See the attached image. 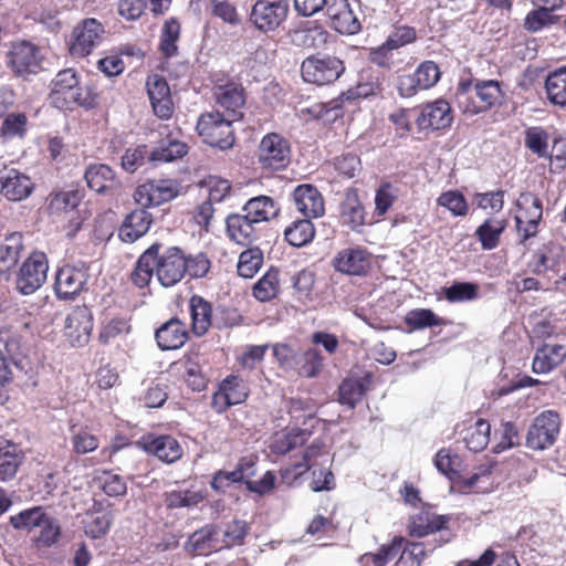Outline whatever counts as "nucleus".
Instances as JSON below:
<instances>
[{"instance_id": "nucleus-16", "label": "nucleus", "mask_w": 566, "mask_h": 566, "mask_svg": "<svg viewBox=\"0 0 566 566\" xmlns=\"http://www.w3.org/2000/svg\"><path fill=\"white\" fill-rule=\"evenodd\" d=\"M339 223L354 232H363L368 224L366 209L359 198L358 190L347 188L338 206Z\"/></svg>"}, {"instance_id": "nucleus-40", "label": "nucleus", "mask_w": 566, "mask_h": 566, "mask_svg": "<svg viewBox=\"0 0 566 566\" xmlns=\"http://www.w3.org/2000/svg\"><path fill=\"white\" fill-rule=\"evenodd\" d=\"M446 522L444 516L434 515L430 512H420L411 517L409 532L412 536L423 537L430 533L440 531Z\"/></svg>"}, {"instance_id": "nucleus-12", "label": "nucleus", "mask_w": 566, "mask_h": 566, "mask_svg": "<svg viewBox=\"0 0 566 566\" xmlns=\"http://www.w3.org/2000/svg\"><path fill=\"white\" fill-rule=\"evenodd\" d=\"M291 158L289 142L276 133L265 135L259 145L258 161L263 169L285 168Z\"/></svg>"}, {"instance_id": "nucleus-21", "label": "nucleus", "mask_w": 566, "mask_h": 566, "mask_svg": "<svg viewBox=\"0 0 566 566\" xmlns=\"http://www.w3.org/2000/svg\"><path fill=\"white\" fill-rule=\"evenodd\" d=\"M146 86L155 115L168 119L174 112L168 83L160 75L153 74L148 76Z\"/></svg>"}, {"instance_id": "nucleus-44", "label": "nucleus", "mask_w": 566, "mask_h": 566, "mask_svg": "<svg viewBox=\"0 0 566 566\" xmlns=\"http://www.w3.org/2000/svg\"><path fill=\"white\" fill-rule=\"evenodd\" d=\"M156 247H149L138 259L132 273V281L138 287H145L151 281L155 270Z\"/></svg>"}, {"instance_id": "nucleus-11", "label": "nucleus", "mask_w": 566, "mask_h": 566, "mask_svg": "<svg viewBox=\"0 0 566 566\" xmlns=\"http://www.w3.org/2000/svg\"><path fill=\"white\" fill-rule=\"evenodd\" d=\"M518 214L515 216L516 230L523 241L535 237L543 216L541 199L532 192H523L516 200Z\"/></svg>"}, {"instance_id": "nucleus-51", "label": "nucleus", "mask_w": 566, "mask_h": 566, "mask_svg": "<svg viewBox=\"0 0 566 566\" xmlns=\"http://www.w3.org/2000/svg\"><path fill=\"white\" fill-rule=\"evenodd\" d=\"M263 263V252L259 248H250L239 256L238 273L240 276L253 277Z\"/></svg>"}, {"instance_id": "nucleus-22", "label": "nucleus", "mask_w": 566, "mask_h": 566, "mask_svg": "<svg viewBox=\"0 0 566 566\" xmlns=\"http://www.w3.org/2000/svg\"><path fill=\"white\" fill-rule=\"evenodd\" d=\"M8 59L11 67L20 75L35 73L41 62L39 48L27 41L14 43Z\"/></svg>"}, {"instance_id": "nucleus-41", "label": "nucleus", "mask_w": 566, "mask_h": 566, "mask_svg": "<svg viewBox=\"0 0 566 566\" xmlns=\"http://www.w3.org/2000/svg\"><path fill=\"white\" fill-rule=\"evenodd\" d=\"M187 153L188 146L186 143L168 137L167 139H163L159 145L150 151L149 160L155 163H170L184 157Z\"/></svg>"}, {"instance_id": "nucleus-54", "label": "nucleus", "mask_w": 566, "mask_h": 566, "mask_svg": "<svg viewBox=\"0 0 566 566\" xmlns=\"http://www.w3.org/2000/svg\"><path fill=\"white\" fill-rule=\"evenodd\" d=\"M434 465L439 472L447 475L450 480L460 478L461 459L448 449H441L437 452Z\"/></svg>"}, {"instance_id": "nucleus-18", "label": "nucleus", "mask_w": 566, "mask_h": 566, "mask_svg": "<svg viewBox=\"0 0 566 566\" xmlns=\"http://www.w3.org/2000/svg\"><path fill=\"white\" fill-rule=\"evenodd\" d=\"M178 195V186L172 180H151L137 187L135 201L143 208L160 206Z\"/></svg>"}, {"instance_id": "nucleus-35", "label": "nucleus", "mask_w": 566, "mask_h": 566, "mask_svg": "<svg viewBox=\"0 0 566 566\" xmlns=\"http://www.w3.org/2000/svg\"><path fill=\"white\" fill-rule=\"evenodd\" d=\"M217 527L207 525L192 533L187 543L186 551L196 555H209L213 551L219 549V543L216 537Z\"/></svg>"}, {"instance_id": "nucleus-25", "label": "nucleus", "mask_w": 566, "mask_h": 566, "mask_svg": "<svg viewBox=\"0 0 566 566\" xmlns=\"http://www.w3.org/2000/svg\"><path fill=\"white\" fill-rule=\"evenodd\" d=\"M227 233L229 238L241 245H249L259 238V224L243 211L227 217Z\"/></svg>"}, {"instance_id": "nucleus-52", "label": "nucleus", "mask_w": 566, "mask_h": 566, "mask_svg": "<svg viewBox=\"0 0 566 566\" xmlns=\"http://www.w3.org/2000/svg\"><path fill=\"white\" fill-rule=\"evenodd\" d=\"M48 514L42 507L35 506L29 510H24L17 515L10 517V523L17 530H32L38 528Z\"/></svg>"}, {"instance_id": "nucleus-4", "label": "nucleus", "mask_w": 566, "mask_h": 566, "mask_svg": "<svg viewBox=\"0 0 566 566\" xmlns=\"http://www.w3.org/2000/svg\"><path fill=\"white\" fill-rule=\"evenodd\" d=\"M151 247H156L155 270L159 283L165 287L179 283L187 273V260L184 252L178 247L165 249L160 244Z\"/></svg>"}, {"instance_id": "nucleus-28", "label": "nucleus", "mask_w": 566, "mask_h": 566, "mask_svg": "<svg viewBox=\"0 0 566 566\" xmlns=\"http://www.w3.org/2000/svg\"><path fill=\"white\" fill-rule=\"evenodd\" d=\"M371 382L370 374L364 376H352L342 381L338 388V401L349 408H354L369 390Z\"/></svg>"}, {"instance_id": "nucleus-10", "label": "nucleus", "mask_w": 566, "mask_h": 566, "mask_svg": "<svg viewBox=\"0 0 566 566\" xmlns=\"http://www.w3.org/2000/svg\"><path fill=\"white\" fill-rule=\"evenodd\" d=\"M88 268L84 263L66 264L55 275L54 290L60 300H72L87 289Z\"/></svg>"}, {"instance_id": "nucleus-19", "label": "nucleus", "mask_w": 566, "mask_h": 566, "mask_svg": "<svg viewBox=\"0 0 566 566\" xmlns=\"http://www.w3.org/2000/svg\"><path fill=\"white\" fill-rule=\"evenodd\" d=\"M453 122L452 108L444 99H436L421 106L416 118L420 130H439L451 126Z\"/></svg>"}, {"instance_id": "nucleus-24", "label": "nucleus", "mask_w": 566, "mask_h": 566, "mask_svg": "<svg viewBox=\"0 0 566 566\" xmlns=\"http://www.w3.org/2000/svg\"><path fill=\"white\" fill-rule=\"evenodd\" d=\"M217 103L224 109L227 116L238 120L242 117V108L245 104L243 87L234 82L218 85L214 90Z\"/></svg>"}, {"instance_id": "nucleus-55", "label": "nucleus", "mask_w": 566, "mask_h": 566, "mask_svg": "<svg viewBox=\"0 0 566 566\" xmlns=\"http://www.w3.org/2000/svg\"><path fill=\"white\" fill-rule=\"evenodd\" d=\"M411 329H423L443 324V319L437 316L429 308H417L410 311L405 318Z\"/></svg>"}, {"instance_id": "nucleus-2", "label": "nucleus", "mask_w": 566, "mask_h": 566, "mask_svg": "<svg viewBox=\"0 0 566 566\" xmlns=\"http://www.w3.org/2000/svg\"><path fill=\"white\" fill-rule=\"evenodd\" d=\"M233 122L229 116L211 111L200 115L196 128L206 144L226 150L234 144Z\"/></svg>"}, {"instance_id": "nucleus-47", "label": "nucleus", "mask_w": 566, "mask_h": 566, "mask_svg": "<svg viewBox=\"0 0 566 566\" xmlns=\"http://www.w3.org/2000/svg\"><path fill=\"white\" fill-rule=\"evenodd\" d=\"M297 374L305 378L317 377L323 369V357L316 348H307L297 355L296 367Z\"/></svg>"}, {"instance_id": "nucleus-1", "label": "nucleus", "mask_w": 566, "mask_h": 566, "mask_svg": "<svg viewBox=\"0 0 566 566\" xmlns=\"http://www.w3.org/2000/svg\"><path fill=\"white\" fill-rule=\"evenodd\" d=\"M51 104L59 109H72L74 106L93 108L96 96L92 90L83 85L73 69L60 71L51 82Z\"/></svg>"}, {"instance_id": "nucleus-29", "label": "nucleus", "mask_w": 566, "mask_h": 566, "mask_svg": "<svg viewBox=\"0 0 566 566\" xmlns=\"http://www.w3.org/2000/svg\"><path fill=\"white\" fill-rule=\"evenodd\" d=\"M566 358V347L559 344H544L536 349L532 369L535 374H547Z\"/></svg>"}, {"instance_id": "nucleus-39", "label": "nucleus", "mask_w": 566, "mask_h": 566, "mask_svg": "<svg viewBox=\"0 0 566 566\" xmlns=\"http://www.w3.org/2000/svg\"><path fill=\"white\" fill-rule=\"evenodd\" d=\"M507 226L505 219L489 218L475 230L483 250H493L499 245L500 237Z\"/></svg>"}, {"instance_id": "nucleus-57", "label": "nucleus", "mask_w": 566, "mask_h": 566, "mask_svg": "<svg viewBox=\"0 0 566 566\" xmlns=\"http://www.w3.org/2000/svg\"><path fill=\"white\" fill-rule=\"evenodd\" d=\"M71 443L72 450L76 454L93 452L99 446L97 437L92 434L87 429H76L75 427L72 428Z\"/></svg>"}, {"instance_id": "nucleus-53", "label": "nucleus", "mask_w": 566, "mask_h": 566, "mask_svg": "<svg viewBox=\"0 0 566 566\" xmlns=\"http://www.w3.org/2000/svg\"><path fill=\"white\" fill-rule=\"evenodd\" d=\"M323 461L324 458H316V465L311 469L313 478L310 488L314 492L329 491L335 486L334 474L328 469L323 468L329 461V455L327 454L326 462L322 463Z\"/></svg>"}, {"instance_id": "nucleus-48", "label": "nucleus", "mask_w": 566, "mask_h": 566, "mask_svg": "<svg viewBox=\"0 0 566 566\" xmlns=\"http://www.w3.org/2000/svg\"><path fill=\"white\" fill-rule=\"evenodd\" d=\"M280 291L279 271L271 269L254 284L253 295L260 302L273 300Z\"/></svg>"}, {"instance_id": "nucleus-42", "label": "nucleus", "mask_w": 566, "mask_h": 566, "mask_svg": "<svg viewBox=\"0 0 566 566\" xmlns=\"http://www.w3.org/2000/svg\"><path fill=\"white\" fill-rule=\"evenodd\" d=\"M192 321V331L196 335H203L211 324V305L201 296L193 295L189 302Z\"/></svg>"}, {"instance_id": "nucleus-30", "label": "nucleus", "mask_w": 566, "mask_h": 566, "mask_svg": "<svg viewBox=\"0 0 566 566\" xmlns=\"http://www.w3.org/2000/svg\"><path fill=\"white\" fill-rule=\"evenodd\" d=\"M85 180L87 186L97 193H108L118 187L115 172L104 164L91 165L85 171Z\"/></svg>"}, {"instance_id": "nucleus-60", "label": "nucleus", "mask_w": 566, "mask_h": 566, "mask_svg": "<svg viewBox=\"0 0 566 566\" xmlns=\"http://www.w3.org/2000/svg\"><path fill=\"white\" fill-rule=\"evenodd\" d=\"M398 198V189L389 182L380 185L375 195V214L385 216Z\"/></svg>"}, {"instance_id": "nucleus-50", "label": "nucleus", "mask_w": 566, "mask_h": 566, "mask_svg": "<svg viewBox=\"0 0 566 566\" xmlns=\"http://www.w3.org/2000/svg\"><path fill=\"white\" fill-rule=\"evenodd\" d=\"M180 35V24L176 19L167 20L161 29L159 50L166 57L177 54V42Z\"/></svg>"}, {"instance_id": "nucleus-33", "label": "nucleus", "mask_w": 566, "mask_h": 566, "mask_svg": "<svg viewBox=\"0 0 566 566\" xmlns=\"http://www.w3.org/2000/svg\"><path fill=\"white\" fill-rule=\"evenodd\" d=\"M316 458H324L322 462L324 463L327 461V452L321 446L312 444L305 450L303 462L294 463L281 471L283 481L287 484L294 483L301 475L316 465Z\"/></svg>"}, {"instance_id": "nucleus-23", "label": "nucleus", "mask_w": 566, "mask_h": 566, "mask_svg": "<svg viewBox=\"0 0 566 566\" xmlns=\"http://www.w3.org/2000/svg\"><path fill=\"white\" fill-rule=\"evenodd\" d=\"M331 25L342 34H356L360 31V22L348 0H332L327 6Z\"/></svg>"}, {"instance_id": "nucleus-61", "label": "nucleus", "mask_w": 566, "mask_h": 566, "mask_svg": "<svg viewBox=\"0 0 566 566\" xmlns=\"http://www.w3.org/2000/svg\"><path fill=\"white\" fill-rule=\"evenodd\" d=\"M553 9L541 7L527 13L524 20V28L530 32H537L545 27L554 24L557 17L552 14Z\"/></svg>"}, {"instance_id": "nucleus-20", "label": "nucleus", "mask_w": 566, "mask_h": 566, "mask_svg": "<svg viewBox=\"0 0 566 566\" xmlns=\"http://www.w3.org/2000/svg\"><path fill=\"white\" fill-rule=\"evenodd\" d=\"M292 199L295 210L304 218L317 219L325 213L324 197L313 185L302 184L295 187Z\"/></svg>"}, {"instance_id": "nucleus-62", "label": "nucleus", "mask_w": 566, "mask_h": 566, "mask_svg": "<svg viewBox=\"0 0 566 566\" xmlns=\"http://www.w3.org/2000/svg\"><path fill=\"white\" fill-rule=\"evenodd\" d=\"M40 534L35 538V543L39 547H49L55 544L61 535V526L57 521L50 516H45V521L38 527Z\"/></svg>"}, {"instance_id": "nucleus-17", "label": "nucleus", "mask_w": 566, "mask_h": 566, "mask_svg": "<svg viewBox=\"0 0 566 566\" xmlns=\"http://www.w3.org/2000/svg\"><path fill=\"white\" fill-rule=\"evenodd\" d=\"M34 182L27 174L13 167L0 168V193L10 201H22L31 196Z\"/></svg>"}, {"instance_id": "nucleus-5", "label": "nucleus", "mask_w": 566, "mask_h": 566, "mask_svg": "<svg viewBox=\"0 0 566 566\" xmlns=\"http://www.w3.org/2000/svg\"><path fill=\"white\" fill-rule=\"evenodd\" d=\"M403 544L402 537H396L391 544L381 546L379 553L365 555V558H371L376 565L382 566L399 555L395 566H420L426 555L424 544Z\"/></svg>"}, {"instance_id": "nucleus-38", "label": "nucleus", "mask_w": 566, "mask_h": 566, "mask_svg": "<svg viewBox=\"0 0 566 566\" xmlns=\"http://www.w3.org/2000/svg\"><path fill=\"white\" fill-rule=\"evenodd\" d=\"M23 249L21 233L13 232L8 234L0 243V271H9L15 266Z\"/></svg>"}, {"instance_id": "nucleus-37", "label": "nucleus", "mask_w": 566, "mask_h": 566, "mask_svg": "<svg viewBox=\"0 0 566 566\" xmlns=\"http://www.w3.org/2000/svg\"><path fill=\"white\" fill-rule=\"evenodd\" d=\"M490 433L491 424L480 418L462 431V439L469 450L480 452L489 444Z\"/></svg>"}, {"instance_id": "nucleus-6", "label": "nucleus", "mask_w": 566, "mask_h": 566, "mask_svg": "<svg viewBox=\"0 0 566 566\" xmlns=\"http://www.w3.org/2000/svg\"><path fill=\"white\" fill-rule=\"evenodd\" d=\"M344 71L343 61L332 55H312L306 57L301 65L303 80L316 85L333 83Z\"/></svg>"}, {"instance_id": "nucleus-15", "label": "nucleus", "mask_w": 566, "mask_h": 566, "mask_svg": "<svg viewBox=\"0 0 566 566\" xmlns=\"http://www.w3.org/2000/svg\"><path fill=\"white\" fill-rule=\"evenodd\" d=\"M93 329V316L88 307L76 306L65 317L63 335L72 347L85 346Z\"/></svg>"}, {"instance_id": "nucleus-36", "label": "nucleus", "mask_w": 566, "mask_h": 566, "mask_svg": "<svg viewBox=\"0 0 566 566\" xmlns=\"http://www.w3.org/2000/svg\"><path fill=\"white\" fill-rule=\"evenodd\" d=\"M24 460V453L17 444L6 442L0 447V481L13 479Z\"/></svg>"}, {"instance_id": "nucleus-32", "label": "nucleus", "mask_w": 566, "mask_h": 566, "mask_svg": "<svg viewBox=\"0 0 566 566\" xmlns=\"http://www.w3.org/2000/svg\"><path fill=\"white\" fill-rule=\"evenodd\" d=\"M144 449L166 463H172L182 455L178 441L170 436H159L144 442Z\"/></svg>"}, {"instance_id": "nucleus-46", "label": "nucleus", "mask_w": 566, "mask_h": 566, "mask_svg": "<svg viewBox=\"0 0 566 566\" xmlns=\"http://www.w3.org/2000/svg\"><path fill=\"white\" fill-rule=\"evenodd\" d=\"M311 220L308 218L295 220L285 229L284 235L291 245L304 247L313 240L315 228Z\"/></svg>"}, {"instance_id": "nucleus-34", "label": "nucleus", "mask_w": 566, "mask_h": 566, "mask_svg": "<svg viewBox=\"0 0 566 566\" xmlns=\"http://www.w3.org/2000/svg\"><path fill=\"white\" fill-rule=\"evenodd\" d=\"M241 211L260 224L275 218L280 212V207L273 198L258 196L248 200Z\"/></svg>"}, {"instance_id": "nucleus-8", "label": "nucleus", "mask_w": 566, "mask_h": 566, "mask_svg": "<svg viewBox=\"0 0 566 566\" xmlns=\"http://www.w3.org/2000/svg\"><path fill=\"white\" fill-rule=\"evenodd\" d=\"M474 92L480 104L470 102L467 92L463 90L458 94V103L461 109L471 115L488 111L491 107L500 105L503 101V92L500 82L495 80H476L473 83Z\"/></svg>"}, {"instance_id": "nucleus-58", "label": "nucleus", "mask_w": 566, "mask_h": 566, "mask_svg": "<svg viewBox=\"0 0 566 566\" xmlns=\"http://www.w3.org/2000/svg\"><path fill=\"white\" fill-rule=\"evenodd\" d=\"M437 203L448 209L454 217H464L469 210L464 196L455 190L442 192L438 197Z\"/></svg>"}, {"instance_id": "nucleus-27", "label": "nucleus", "mask_w": 566, "mask_h": 566, "mask_svg": "<svg viewBox=\"0 0 566 566\" xmlns=\"http://www.w3.org/2000/svg\"><path fill=\"white\" fill-rule=\"evenodd\" d=\"M155 337L160 349L174 350L186 343L188 333L181 321L171 318L156 331Z\"/></svg>"}, {"instance_id": "nucleus-31", "label": "nucleus", "mask_w": 566, "mask_h": 566, "mask_svg": "<svg viewBox=\"0 0 566 566\" xmlns=\"http://www.w3.org/2000/svg\"><path fill=\"white\" fill-rule=\"evenodd\" d=\"M151 224V216L142 207L134 210L119 228V238L125 242H134L143 237Z\"/></svg>"}, {"instance_id": "nucleus-43", "label": "nucleus", "mask_w": 566, "mask_h": 566, "mask_svg": "<svg viewBox=\"0 0 566 566\" xmlns=\"http://www.w3.org/2000/svg\"><path fill=\"white\" fill-rule=\"evenodd\" d=\"M545 90L551 103L560 107L566 106V66L548 74Z\"/></svg>"}, {"instance_id": "nucleus-3", "label": "nucleus", "mask_w": 566, "mask_h": 566, "mask_svg": "<svg viewBox=\"0 0 566 566\" xmlns=\"http://www.w3.org/2000/svg\"><path fill=\"white\" fill-rule=\"evenodd\" d=\"M562 418L555 410H544L538 413L526 433V446L534 451L552 448L557 441Z\"/></svg>"}, {"instance_id": "nucleus-14", "label": "nucleus", "mask_w": 566, "mask_h": 566, "mask_svg": "<svg viewBox=\"0 0 566 566\" xmlns=\"http://www.w3.org/2000/svg\"><path fill=\"white\" fill-rule=\"evenodd\" d=\"M287 13L286 0H258L252 7L250 21L260 31H274L286 19Z\"/></svg>"}, {"instance_id": "nucleus-26", "label": "nucleus", "mask_w": 566, "mask_h": 566, "mask_svg": "<svg viewBox=\"0 0 566 566\" xmlns=\"http://www.w3.org/2000/svg\"><path fill=\"white\" fill-rule=\"evenodd\" d=\"M334 266L349 275H363L370 266V254L360 248H348L338 252Z\"/></svg>"}, {"instance_id": "nucleus-59", "label": "nucleus", "mask_w": 566, "mask_h": 566, "mask_svg": "<svg viewBox=\"0 0 566 566\" xmlns=\"http://www.w3.org/2000/svg\"><path fill=\"white\" fill-rule=\"evenodd\" d=\"M443 294L450 303L472 301L478 297V286L470 282H457L444 287Z\"/></svg>"}, {"instance_id": "nucleus-45", "label": "nucleus", "mask_w": 566, "mask_h": 566, "mask_svg": "<svg viewBox=\"0 0 566 566\" xmlns=\"http://www.w3.org/2000/svg\"><path fill=\"white\" fill-rule=\"evenodd\" d=\"M0 346L7 354L8 361L17 363V359L25 353L27 346L20 333L11 326L0 328Z\"/></svg>"}, {"instance_id": "nucleus-64", "label": "nucleus", "mask_w": 566, "mask_h": 566, "mask_svg": "<svg viewBox=\"0 0 566 566\" xmlns=\"http://www.w3.org/2000/svg\"><path fill=\"white\" fill-rule=\"evenodd\" d=\"M203 500L200 492L186 490L172 491L166 495V505L169 509H180L195 506Z\"/></svg>"}, {"instance_id": "nucleus-9", "label": "nucleus", "mask_w": 566, "mask_h": 566, "mask_svg": "<svg viewBox=\"0 0 566 566\" xmlns=\"http://www.w3.org/2000/svg\"><path fill=\"white\" fill-rule=\"evenodd\" d=\"M105 38V28L98 20L84 19L73 29L70 52L73 56L84 57L98 48Z\"/></svg>"}, {"instance_id": "nucleus-63", "label": "nucleus", "mask_w": 566, "mask_h": 566, "mask_svg": "<svg viewBox=\"0 0 566 566\" xmlns=\"http://www.w3.org/2000/svg\"><path fill=\"white\" fill-rule=\"evenodd\" d=\"M28 118L22 113H11L2 122L1 135L6 138H22L27 133Z\"/></svg>"}, {"instance_id": "nucleus-7", "label": "nucleus", "mask_w": 566, "mask_h": 566, "mask_svg": "<svg viewBox=\"0 0 566 566\" xmlns=\"http://www.w3.org/2000/svg\"><path fill=\"white\" fill-rule=\"evenodd\" d=\"M49 264L43 252H33L21 264L15 276V289L22 295H31L46 281Z\"/></svg>"}, {"instance_id": "nucleus-13", "label": "nucleus", "mask_w": 566, "mask_h": 566, "mask_svg": "<svg viewBox=\"0 0 566 566\" xmlns=\"http://www.w3.org/2000/svg\"><path fill=\"white\" fill-rule=\"evenodd\" d=\"M440 77L439 66L433 61H424L419 64L413 74H403L398 77L397 90L401 97H412L419 90L433 87Z\"/></svg>"}, {"instance_id": "nucleus-56", "label": "nucleus", "mask_w": 566, "mask_h": 566, "mask_svg": "<svg viewBox=\"0 0 566 566\" xmlns=\"http://www.w3.org/2000/svg\"><path fill=\"white\" fill-rule=\"evenodd\" d=\"M525 145L541 158L549 157L548 134L542 127H530L525 132Z\"/></svg>"}, {"instance_id": "nucleus-49", "label": "nucleus", "mask_w": 566, "mask_h": 566, "mask_svg": "<svg viewBox=\"0 0 566 566\" xmlns=\"http://www.w3.org/2000/svg\"><path fill=\"white\" fill-rule=\"evenodd\" d=\"M219 389L233 406L244 402L250 392L247 381L234 375L228 376Z\"/></svg>"}]
</instances>
